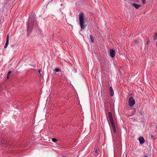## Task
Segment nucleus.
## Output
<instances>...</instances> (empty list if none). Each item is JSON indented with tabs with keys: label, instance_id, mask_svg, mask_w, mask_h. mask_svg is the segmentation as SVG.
<instances>
[{
	"label": "nucleus",
	"instance_id": "1",
	"mask_svg": "<svg viewBox=\"0 0 157 157\" xmlns=\"http://www.w3.org/2000/svg\"><path fill=\"white\" fill-rule=\"evenodd\" d=\"M35 17L36 14L34 13H32L29 16L27 24L28 32L30 33L32 31V27L36 20Z\"/></svg>",
	"mask_w": 157,
	"mask_h": 157
},
{
	"label": "nucleus",
	"instance_id": "2",
	"mask_svg": "<svg viewBox=\"0 0 157 157\" xmlns=\"http://www.w3.org/2000/svg\"><path fill=\"white\" fill-rule=\"evenodd\" d=\"M78 20L79 22V24L81 29H84L85 28L86 25L84 24L85 23V19L84 17V13L82 12L79 13L78 15Z\"/></svg>",
	"mask_w": 157,
	"mask_h": 157
},
{
	"label": "nucleus",
	"instance_id": "3",
	"mask_svg": "<svg viewBox=\"0 0 157 157\" xmlns=\"http://www.w3.org/2000/svg\"><path fill=\"white\" fill-rule=\"evenodd\" d=\"M135 101L134 98L131 97L129 98L128 101V105L130 107H132L135 104Z\"/></svg>",
	"mask_w": 157,
	"mask_h": 157
},
{
	"label": "nucleus",
	"instance_id": "4",
	"mask_svg": "<svg viewBox=\"0 0 157 157\" xmlns=\"http://www.w3.org/2000/svg\"><path fill=\"white\" fill-rule=\"evenodd\" d=\"M99 150L98 149H96L94 151L92 152V155H93L94 156H97L99 155Z\"/></svg>",
	"mask_w": 157,
	"mask_h": 157
},
{
	"label": "nucleus",
	"instance_id": "5",
	"mask_svg": "<svg viewBox=\"0 0 157 157\" xmlns=\"http://www.w3.org/2000/svg\"><path fill=\"white\" fill-rule=\"evenodd\" d=\"M115 55V52L114 50L110 49L109 50V55L110 56L113 58V57Z\"/></svg>",
	"mask_w": 157,
	"mask_h": 157
},
{
	"label": "nucleus",
	"instance_id": "6",
	"mask_svg": "<svg viewBox=\"0 0 157 157\" xmlns=\"http://www.w3.org/2000/svg\"><path fill=\"white\" fill-rule=\"evenodd\" d=\"M110 122L111 124V125L112 127V128H113V132H114V133H116V128H115V124H114L113 121H110Z\"/></svg>",
	"mask_w": 157,
	"mask_h": 157
},
{
	"label": "nucleus",
	"instance_id": "7",
	"mask_svg": "<svg viewBox=\"0 0 157 157\" xmlns=\"http://www.w3.org/2000/svg\"><path fill=\"white\" fill-rule=\"evenodd\" d=\"M9 35L8 34L7 36L6 42L4 46V48H7V47L8 46V44H9Z\"/></svg>",
	"mask_w": 157,
	"mask_h": 157
},
{
	"label": "nucleus",
	"instance_id": "8",
	"mask_svg": "<svg viewBox=\"0 0 157 157\" xmlns=\"http://www.w3.org/2000/svg\"><path fill=\"white\" fill-rule=\"evenodd\" d=\"M140 143L141 144H143L145 142V140L144 137L142 136L140 137L139 138Z\"/></svg>",
	"mask_w": 157,
	"mask_h": 157
},
{
	"label": "nucleus",
	"instance_id": "9",
	"mask_svg": "<svg viewBox=\"0 0 157 157\" xmlns=\"http://www.w3.org/2000/svg\"><path fill=\"white\" fill-rule=\"evenodd\" d=\"M132 6H134L136 9H139L140 7L141 6L140 5L137 4L135 3H132Z\"/></svg>",
	"mask_w": 157,
	"mask_h": 157
},
{
	"label": "nucleus",
	"instance_id": "10",
	"mask_svg": "<svg viewBox=\"0 0 157 157\" xmlns=\"http://www.w3.org/2000/svg\"><path fill=\"white\" fill-rule=\"evenodd\" d=\"M108 115H109V120L110 121H113V116H112L111 113L110 112H109L108 113Z\"/></svg>",
	"mask_w": 157,
	"mask_h": 157
},
{
	"label": "nucleus",
	"instance_id": "11",
	"mask_svg": "<svg viewBox=\"0 0 157 157\" xmlns=\"http://www.w3.org/2000/svg\"><path fill=\"white\" fill-rule=\"evenodd\" d=\"M109 90L110 91V94L111 96L114 95V91L112 86H110L109 88Z\"/></svg>",
	"mask_w": 157,
	"mask_h": 157
},
{
	"label": "nucleus",
	"instance_id": "12",
	"mask_svg": "<svg viewBox=\"0 0 157 157\" xmlns=\"http://www.w3.org/2000/svg\"><path fill=\"white\" fill-rule=\"evenodd\" d=\"M90 40H91V42L92 43H93L94 42V38H93V36H92V35H90Z\"/></svg>",
	"mask_w": 157,
	"mask_h": 157
},
{
	"label": "nucleus",
	"instance_id": "13",
	"mask_svg": "<svg viewBox=\"0 0 157 157\" xmlns=\"http://www.w3.org/2000/svg\"><path fill=\"white\" fill-rule=\"evenodd\" d=\"M52 141L54 142H56L57 141V140L55 138H52Z\"/></svg>",
	"mask_w": 157,
	"mask_h": 157
},
{
	"label": "nucleus",
	"instance_id": "14",
	"mask_svg": "<svg viewBox=\"0 0 157 157\" xmlns=\"http://www.w3.org/2000/svg\"><path fill=\"white\" fill-rule=\"evenodd\" d=\"M55 71L56 72H58L60 71V70L59 68H56L55 69Z\"/></svg>",
	"mask_w": 157,
	"mask_h": 157
},
{
	"label": "nucleus",
	"instance_id": "15",
	"mask_svg": "<svg viewBox=\"0 0 157 157\" xmlns=\"http://www.w3.org/2000/svg\"><path fill=\"white\" fill-rule=\"evenodd\" d=\"M155 36L154 38V40H156L157 39V33H155Z\"/></svg>",
	"mask_w": 157,
	"mask_h": 157
},
{
	"label": "nucleus",
	"instance_id": "16",
	"mask_svg": "<svg viewBox=\"0 0 157 157\" xmlns=\"http://www.w3.org/2000/svg\"><path fill=\"white\" fill-rule=\"evenodd\" d=\"M135 42L137 44H139V41L137 39H135L134 40Z\"/></svg>",
	"mask_w": 157,
	"mask_h": 157
},
{
	"label": "nucleus",
	"instance_id": "17",
	"mask_svg": "<svg viewBox=\"0 0 157 157\" xmlns=\"http://www.w3.org/2000/svg\"><path fill=\"white\" fill-rule=\"evenodd\" d=\"M143 4H146V0H141Z\"/></svg>",
	"mask_w": 157,
	"mask_h": 157
},
{
	"label": "nucleus",
	"instance_id": "18",
	"mask_svg": "<svg viewBox=\"0 0 157 157\" xmlns=\"http://www.w3.org/2000/svg\"><path fill=\"white\" fill-rule=\"evenodd\" d=\"M12 72V71H9L8 73H7V75H9Z\"/></svg>",
	"mask_w": 157,
	"mask_h": 157
},
{
	"label": "nucleus",
	"instance_id": "19",
	"mask_svg": "<svg viewBox=\"0 0 157 157\" xmlns=\"http://www.w3.org/2000/svg\"><path fill=\"white\" fill-rule=\"evenodd\" d=\"M6 78H7V79H9V75H7V77H6Z\"/></svg>",
	"mask_w": 157,
	"mask_h": 157
},
{
	"label": "nucleus",
	"instance_id": "20",
	"mask_svg": "<svg viewBox=\"0 0 157 157\" xmlns=\"http://www.w3.org/2000/svg\"><path fill=\"white\" fill-rule=\"evenodd\" d=\"M38 72H39V74H40V76L41 74H40V70H39Z\"/></svg>",
	"mask_w": 157,
	"mask_h": 157
},
{
	"label": "nucleus",
	"instance_id": "21",
	"mask_svg": "<svg viewBox=\"0 0 157 157\" xmlns=\"http://www.w3.org/2000/svg\"><path fill=\"white\" fill-rule=\"evenodd\" d=\"M151 138H153V135L152 134L151 135Z\"/></svg>",
	"mask_w": 157,
	"mask_h": 157
},
{
	"label": "nucleus",
	"instance_id": "22",
	"mask_svg": "<svg viewBox=\"0 0 157 157\" xmlns=\"http://www.w3.org/2000/svg\"><path fill=\"white\" fill-rule=\"evenodd\" d=\"M156 46L157 47V42L156 43Z\"/></svg>",
	"mask_w": 157,
	"mask_h": 157
},
{
	"label": "nucleus",
	"instance_id": "23",
	"mask_svg": "<svg viewBox=\"0 0 157 157\" xmlns=\"http://www.w3.org/2000/svg\"><path fill=\"white\" fill-rule=\"evenodd\" d=\"M156 129L157 130V125H156Z\"/></svg>",
	"mask_w": 157,
	"mask_h": 157
},
{
	"label": "nucleus",
	"instance_id": "24",
	"mask_svg": "<svg viewBox=\"0 0 157 157\" xmlns=\"http://www.w3.org/2000/svg\"><path fill=\"white\" fill-rule=\"evenodd\" d=\"M65 156H63V157H65Z\"/></svg>",
	"mask_w": 157,
	"mask_h": 157
},
{
	"label": "nucleus",
	"instance_id": "25",
	"mask_svg": "<svg viewBox=\"0 0 157 157\" xmlns=\"http://www.w3.org/2000/svg\"><path fill=\"white\" fill-rule=\"evenodd\" d=\"M136 0L137 1H138L139 0Z\"/></svg>",
	"mask_w": 157,
	"mask_h": 157
},
{
	"label": "nucleus",
	"instance_id": "26",
	"mask_svg": "<svg viewBox=\"0 0 157 157\" xmlns=\"http://www.w3.org/2000/svg\"><path fill=\"white\" fill-rule=\"evenodd\" d=\"M124 1H126V0H124Z\"/></svg>",
	"mask_w": 157,
	"mask_h": 157
}]
</instances>
